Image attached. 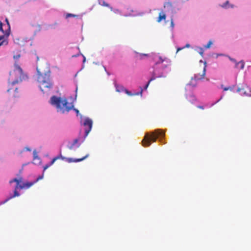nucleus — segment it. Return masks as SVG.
Instances as JSON below:
<instances>
[{
	"mask_svg": "<svg viewBox=\"0 0 251 251\" xmlns=\"http://www.w3.org/2000/svg\"><path fill=\"white\" fill-rule=\"evenodd\" d=\"M37 72V80L39 83L40 90L46 93L49 91L53 86V83L50 79V68L46 64L37 66L36 68Z\"/></svg>",
	"mask_w": 251,
	"mask_h": 251,
	"instance_id": "f257e3e1",
	"label": "nucleus"
},
{
	"mask_svg": "<svg viewBox=\"0 0 251 251\" xmlns=\"http://www.w3.org/2000/svg\"><path fill=\"white\" fill-rule=\"evenodd\" d=\"M27 78V75L24 73L22 69L16 62L14 66V69L9 73V77L8 78L9 88L7 90V92H9L12 89L11 87L15 84L22 82Z\"/></svg>",
	"mask_w": 251,
	"mask_h": 251,
	"instance_id": "f03ea898",
	"label": "nucleus"
},
{
	"mask_svg": "<svg viewBox=\"0 0 251 251\" xmlns=\"http://www.w3.org/2000/svg\"><path fill=\"white\" fill-rule=\"evenodd\" d=\"M50 103L55 106L58 112L64 113L68 112L74 107L72 103H69L66 99L53 96L51 97Z\"/></svg>",
	"mask_w": 251,
	"mask_h": 251,
	"instance_id": "7ed1b4c3",
	"label": "nucleus"
},
{
	"mask_svg": "<svg viewBox=\"0 0 251 251\" xmlns=\"http://www.w3.org/2000/svg\"><path fill=\"white\" fill-rule=\"evenodd\" d=\"M164 136V133L160 129H156L151 134L147 133L142 141L143 146L149 147L151 145V142H155L158 137H163Z\"/></svg>",
	"mask_w": 251,
	"mask_h": 251,
	"instance_id": "20e7f679",
	"label": "nucleus"
},
{
	"mask_svg": "<svg viewBox=\"0 0 251 251\" xmlns=\"http://www.w3.org/2000/svg\"><path fill=\"white\" fill-rule=\"evenodd\" d=\"M88 156H89V154H87L85 156L83 157L82 158L74 159H73L72 158H66L65 157L62 156V155L60 154L58 156L54 157L52 159V160L51 161L50 163L49 164H46L44 167L43 172H44L47 169H48L49 167H50L51 165H52L55 162V161L56 160H58L59 159H61L62 160H65L67 162H68V163L78 162H80L81 161L84 160V159L87 158Z\"/></svg>",
	"mask_w": 251,
	"mask_h": 251,
	"instance_id": "39448f33",
	"label": "nucleus"
},
{
	"mask_svg": "<svg viewBox=\"0 0 251 251\" xmlns=\"http://www.w3.org/2000/svg\"><path fill=\"white\" fill-rule=\"evenodd\" d=\"M3 24L1 21H0V31L4 33V35L0 36V47L3 45H7L8 41L5 38H7L10 32V26L9 23H8L7 29L5 31L3 30L2 28Z\"/></svg>",
	"mask_w": 251,
	"mask_h": 251,
	"instance_id": "423d86ee",
	"label": "nucleus"
},
{
	"mask_svg": "<svg viewBox=\"0 0 251 251\" xmlns=\"http://www.w3.org/2000/svg\"><path fill=\"white\" fill-rule=\"evenodd\" d=\"M22 180H23V178L21 177H20L19 178H13V179L9 181V183H12L13 182H16V186H18V187H19V188L21 189H25V188H26V189L29 188V187H30L31 186H32L34 184V183H28V182H26V183H23L22 184H21V182H22Z\"/></svg>",
	"mask_w": 251,
	"mask_h": 251,
	"instance_id": "0eeeda50",
	"label": "nucleus"
},
{
	"mask_svg": "<svg viewBox=\"0 0 251 251\" xmlns=\"http://www.w3.org/2000/svg\"><path fill=\"white\" fill-rule=\"evenodd\" d=\"M115 87L116 88V90L117 92H125L129 96H138L139 95L141 96H142L143 89L142 88H141V90L139 92L132 93L131 92L126 89L123 85H118L117 83H115Z\"/></svg>",
	"mask_w": 251,
	"mask_h": 251,
	"instance_id": "6e6552de",
	"label": "nucleus"
},
{
	"mask_svg": "<svg viewBox=\"0 0 251 251\" xmlns=\"http://www.w3.org/2000/svg\"><path fill=\"white\" fill-rule=\"evenodd\" d=\"M205 71L206 66H205L203 68L202 74L195 75L194 77L192 78L191 82L187 84V86H192L193 87H195L197 85L196 81L198 80L201 79L203 78L205 75Z\"/></svg>",
	"mask_w": 251,
	"mask_h": 251,
	"instance_id": "1a4fd4ad",
	"label": "nucleus"
},
{
	"mask_svg": "<svg viewBox=\"0 0 251 251\" xmlns=\"http://www.w3.org/2000/svg\"><path fill=\"white\" fill-rule=\"evenodd\" d=\"M93 122L91 119L89 118H86L84 119L83 125L85 127V138L89 133L91 130L92 127Z\"/></svg>",
	"mask_w": 251,
	"mask_h": 251,
	"instance_id": "9d476101",
	"label": "nucleus"
},
{
	"mask_svg": "<svg viewBox=\"0 0 251 251\" xmlns=\"http://www.w3.org/2000/svg\"><path fill=\"white\" fill-rule=\"evenodd\" d=\"M19 188V187H18V186H16L15 188V190L14 191V194L13 195H11L8 197L7 199H6L4 201H2L0 202V205L3 204L5 203L6 202L9 201L10 200L12 199V198H14L16 197H18L20 196V194L18 192L17 190Z\"/></svg>",
	"mask_w": 251,
	"mask_h": 251,
	"instance_id": "9b49d317",
	"label": "nucleus"
},
{
	"mask_svg": "<svg viewBox=\"0 0 251 251\" xmlns=\"http://www.w3.org/2000/svg\"><path fill=\"white\" fill-rule=\"evenodd\" d=\"M164 62H165L166 63V64L165 65V67H167V66H168L171 63V61L169 59L166 58V57L163 58L162 57L160 56L159 57V60L156 63V64H159V63H162Z\"/></svg>",
	"mask_w": 251,
	"mask_h": 251,
	"instance_id": "f8f14e48",
	"label": "nucleus"
},
{
	"mask_svg": "<svg viewBox=\"0 0 251 251\" xmlns=\"http://www.w3.org/2000/svg\"><path fill=\"white\" fill-rule=\"evenodd\" d=\"M160 76H161V75H159L157 76L156 75L155 73L154 72H153V75H152V77L149 80V81H148V83L146 85V86L145 87V89H147V88L148 87L150 82L151 81L154 80V79H155L156 78L158 77H160Z\"/></svg>",
	"mask_w": 251,
	"mask_h": 251,
	"instance_id": "ddd939ff",
	"label": "nucleus"
},
{
	"mask_svg": "<svg viewBox=\"0 0 251 251\" xmlns=\"http://www.w3.org/2000/svg\"><path fill=\"white\" fill-rule=\"evenodd\" d=\"M166 16L163 12L159 13L158 17L157 20L158 23H160L162 20H165L166 19Z\"/></svg>",
	"mask_w": 251,
	"mask_h": 251,
	"instance_id": "4468645a",
	"label": "nucleus"
},
{
	"mask_svg": "<svg viewBox=\"0 0 251 251\" xmlns=\"http://www.w3.org/2000/svg\"><path fill=\"white\" fill-rule=\"evenodd\" d=\"M237 91L240 93L241 95H244L245 96H249L250 95L249 93H247V91L245 90V88H238Z\"/></svg>",
	"mask_w": 251,
	"mask_h": 251,
	"instance_id": "2eb2a0df",
	"label": "nucleus"
},
{
	"mask_svg": "<svg viewBox=\"0 0 251 251\" xmlns=\"http://www.w3.org/2000/svg\"><path fill=\"white\" fill-rule=\"evenodd\" d=\"M244 62L243 61H241L238 63H236L235 67L240 69H243L244 68Z\"/></svg>",
	"mask_w": 251,
	"mask_h": 251,
	"instance_id": "dca6fc26",
	"label": "nucleus"
},
{
	"mask_svg": "<svg viewBox=\"0 0 251 251\" xmlns=\"http://www.w3.org/2000/svg\"><path fill=\"white\" fill-rule=\"evenodd\" d=\"M99 4H100L102 6L108 7H109L111 10H112V7H110L109 5L105 2L104 0H99Z\"/></svg>",
	"mask_w": 251,
	"mask_h": 251,
	"instance_id": "f3484780",
	"label": "nucleus"
},
{
	"mask_svg": "<svg viewBox=\"0 0 251 251\" xmlns=\"http://www.w3.org/2000/svg\"><path fill=\"white\" fill-rule=\"evenodd\" d=\"M78 141H79L78 139H77V138L75 139L74 140L73 143L71 144V145L69 147V149H70V150L73 149V148L74 147V146L78 142Z\"/></svg>",
	"mask_w": 251,
	"mask_h": 251,
	"instance_id": "a211bd4d",
	"label": "nucleus"
},
{
	"mask_svg": "<svg viewBox=\"0 0 251 251\" xmlns=\"http://www.w3.org/2000/svg\"><path fill=\"white\" fill-rule=\"evenodd\" d=\"M43 176H44V173L42 174V175L39 176L34 181L28 182V183H34V184L35 183H36L39 180L42 179L43 178Z\"/></svg>",
	"mask_w": 251,
	"mask_h": 251,
	"instance_id": "6ab92c4d",
	"label": "nucleus"
},
{
	"mask_svg": "<svg viewBox=\"0 0 251 251\" xmlns=\"http://www.w3.org/2000/svg\"><path fill=\"white\" fill-rule=\"evenodd\" d=\"M78 17V16L76 15H75V14H71V13H67L66 15V18H68L69 17Z\"/></svg>",
	"mask_w": 251,
	"mask_h": 251,
	"instance_id": "aec40b11",
	"label": "nucleus"
},
{
	"mask_svg": "<svg viewBox=\"0 0 251 251\" xmlns=\"http://www.w3.org/2000/svg\"><path fill=\"white\" fill-rule=\"evenodd\" d=\"M212 42L211 41H209L207 44L204 46V48L206 49H208L210 47L211 45H212Z\"/></svg>",
	"mask_w": 251,
	"mask_h": 251,
	"instance_id": "412c9836",
	"label": "nucleus"
},
{
	"mask_svg": "<svg viewBox=\"0 0 251 251\" xmlns=\"http://www.w3.org/2000/svg\"><path fill=\"white\" fill-rule=\"evenodd\" d=\"M224 91H232L233 90V87H224L223 88Z\"/></svg>",
	"mask_w": 251,
	"mask_h": 251,
	"instance_id": "4be33fe9",
	"label": "nucleus"
},
{
	"mask_svg": "<svg viewBox=\"0 0 251 251\" xmlns=\"http://www.w3.org/2000/svg\"><path fill=\"white\" fill-rule=\"evenodd\" d=\"M20 57V54L14 56V58L16 60H18Z\"/></svg>",
	"mask_w": 251,
	"mask_h": 251,
	"instance_id": "5701e85b",
	"label": "nucleus"
},
{
	"mask_svg": "<svg viewBox=\"0 0 251 251\" xmlns=\"http://www.w3.org/2000/svg\"><path fill=\"white\" fill-rule=\"evenodd\" d=\"M227 4H228V1H227L224 4V5H223V7L226 8L227 7L226 5Z\"/></svg>",
	"mask_w": 251,
	"mask_h": 251,
	"instance_id": "b1692460",
	"label": "nucleus"
},
{
	"mask_svg": "<svg viewBox=\"0 0 251 251\" xmlns=\"http://www.w3.org/2000/svg\"><path fill=\"white\" fill-rule=\"evenodd\" d=\"M200 50H201V51L200 52V54H201V56H202V54H203V50H202V48H201V49H200Z\"/></svg>",
	"mask_w": 251,
	"mask_h": 251,
	"instance_id": "393cba45",
	"label": "nucleus"
},
{
	"mask_svg": "<svg viewBox=\"0 0 251 251\" xmlns=\"http://www.w3.org/2000/svg\"><path fill=\"white\" fill-rule=\"evenodd\" d=\"M184 47L183 48H178L177 49V50H176V52H178L179 50H182L183 49H184Z\"/></svg>",
	"mask_w": 251,
	"mask_h": 251,
	"instance_id": "a878e982",
	"label": "nucleus"
},
{
	"mask_svg": "<svg viewBox=\"0 0 251 251\" xmlns=\"http://www.w3.org/2000/svg\"><path fill=\"white\" fill-rule=\"evenodd\" d=\"M198 108H200L201 109H203L204 107L203 106H198Z\"/></svg>",
	"mask_w": 251,
	"mask_h": 251,
	"instance_id": "bb28decb",
	"label": "nucleus"
},
{
	"mask_svg": "<svg viewBox=\"0 0 251 251\" xmlns=\"http://www.w3.org/2000/svg\"><path fill=\"white\" fill-rule=\"evenodd\" d=\"M171 25L172 27H174V23H173V20H172V21H171Z\"/></svg>",
	"mask_w": 251,
	"mask_h": 251,
	"instance_id": "cd10ccee",
	"label": "nucleus"
},
{
	"mask_svg": "<svg viewBox=\"0 0 251 251\" xmlns=\"http://www.w3.org/2000/svg\"><path fill=\"white\" fill-rule=\"evenodd\" d=\"M37 157L36 153V152H34V159H35Z\"/></svg>",
	"mask_w": 251,
	"mask_h": 251,
	"instance_id": "c85d7f7f",
	"label": "nucleus"
},
{
	"mask_svg": "<svg viewBox=\"0 0 251 251\" xmlns=\"http://www.w3.org/2000/svg\"><path fill=\"white\" fill-rule=\"evenodd\" d=\"M140 55H141V56H148V54H142Z\"/></svg>",
	"mask_w": 251,
	"mask_h": 251,
	"instance_id": "c756f323",
	"label": "nucleus"
},
{
	"mask_svg": "<svg viewBox=\"0 0 251 251\" xmlns=\"http://www.w3.org/2000/svg\"><path fill=\"white\" fill-rule=\"evenodd\" d=\"M5 21L7 23V26L8 27V23H9V22H8V19L7 18L5 19Z\"/></svg>",
	"mask_w": 251,
	"mask_h": 251,
	"instance_id": "7c9ffc66",
	"label": "nucleus"
},
{
	"mask_svg": "<svg viewBox=\"0 0 251 251\" xmlns=\"http://www.w3.org/2000/svg\"><path fill=\"white\" fill-rule=\"evenodd\" d=\"M86 60V58L84 56H83V62H84Z\"/></svg>",
	"mask_w": 251,
	"mask_h": 251,
	"instance_id": "2f4dec72",
	"label": "nucleus"
},
{
	"mask_svg": "<svg viewBox=\"0 0 251 251\" xmlns=\"http://www.w3.org/2000/svg\"><path fill=\"white\" fill-rule=\"evenodd\" d=\"M75 111L77 113H78L79 112V111H78V110H77V109H75Z\"/></svg>",
	"mask_w": 251,
	"mask_h": 251,
	"instance_id": "473e14b6",
	"label": "nucleus"
},
{
	"mask_svg": "<svg viewBox=\"0 0 251 251\" xmlns=\"http://www.w3.org/2000/svg\"><path fill=\"white\" fill-rule=\"evenodd\" d=\"M185 47H186L188 48V47H190V45H189V44H186Z\"/></svg>",
	"mask_w": 251,
	"mask_h": 251,
	"instance_id": "72a5a7b5",
	"label": "nucleus"
},
{
	"mask_svg": "<svg viewBox=\"0 0 251 251\" xmlns=\"http://www.w3.org/2000/svg\"><path fill=\"white\" fill-rule=\"evenodd\" d=\"M230 60L233 62H235V60L234 59H230Z\"/></svg>",
	"mask_w": 251,
	"mask_h": 251,
	"instance_id": "f704fd0d",
	"label": "nucleus"
},
{
	"mask_svg": "<svg viewBox=\"0 0 251 251\" xmlns=\"http://www.w3.org/2000/svg\"><path fill=\"white\" fill-rule=\"evenodd\" d=\"M78 56V54L73 55V57H77Z\"/></svg>",
	"mask_w": 251,
	"mask_h": 251,
	"instance_id": "c9c22d12",
	"label": "nucleus"
},
{
	"mask_svg": "<svg viewBox=\"0 0 251 251\" xmlns=\"http://www.w3.org/2000/svg\"><path fill=\"white\" fill-rule=\"evenodd\" d=\"M18 90V88L17 87L15 88V91H17Z\"/></svg>",
	"mask_w": 251,
	"mask_h": 251,
	"instance_id": "e433bc0d",
	"label": "nucleus"
},
{
	"mask_svg": "<svg viewBox=\"0 0 251 251\" xmlns=\"http://www.w3.org/2000/svg\"><path fill=\"white\" fill-rule=\"evenodd\" d=\"M159 141H160L161 142H162V139H160Z\"/></svg>",
	"mask_w": 251,
	"mask_h": 251,
	"instance_id": "4c0bfd02",
	"label": "nucleus"
},
{
	"mask_svg": "<svg viewBox=\"0 0 251 251\" xmlns=\"http://www.w3.org/2000/svg\"><path fill=\"white\" fill-rule=\"evenodd\" d=\"M27 150H28V151H30V149H27Z\"/></svg>",
	"mask_w": 251,
	"mask_h": 251,
	"instance_id": "58836bf2",
	"label": "nucleus"
}]
</instances>
